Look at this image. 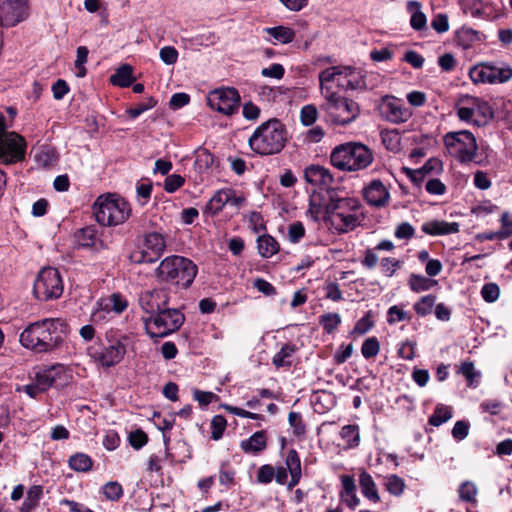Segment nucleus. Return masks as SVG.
Here are the masks:
<instances>
[{"instance_id": "nucleus-50", "label": "nucleus", "mask_w": 512, "mask_h": 512, "mask_svg": "<svg viewBox=\"0 0 512 512\" xmlns=\"http://www.w3.org/2000/svg\"><path fill=\"white\" fill-rule=\"evenodd\" d=\"M386 488L392 495L400 496L404 491L405 483L397 475H391L386 480Z\"/></svg>"}, {"instance_id": "nucleus-3", "label": "nucleus", "mask_w": 512, "mask_h": 512, "mask_svg": "<svg viewBox=\"0 0 512 512\" xmlns=\"http://www.w3.org/2000/svg\"><path fill=\"white\" fill-rule=\"evenodd\" d=\"M288 139L286 126L277 118L260 124L248 139L250 149L261 156L280 153Z\"/></svg>"}, {"instance_id": "nucleus-52", "label": "nucleus", "mask_w": 512, "mask_h": 512, "mask_svg": "<svg viewBox=\"0 0 512 512\" xmlns=\"http://www.w3.org/2000/svg\"><path fill=\"white\" fill-rule=\"evenodd\" d=\"M499 295L500 288L496 283H487L483 285L481 289V296L488 303L495 302L499 298Z\"/></svg>"}, {"instance_id": "nucleus-60", "label": "nucleus", "mask_w": 512, "mask_h": 512, "mask_svg": "<svg viewBox=\"0 0 512 512\" xmlns=\"http://www.w3.org/2000/svg\"><path fill=\"white\" fill-rule=\"evenodd\" d=\"M414 234H415V229L414 227L408 223V222H402L400 223L395 232H394V235L396 238L398 239H411L412 237H414Z\"/></svg>"}, {"instance_id": "nucleus-21", "label": "nucleus", "mask_w": 512, "mask_h": 512, "mask_svg": "<svg viewBox=\"0 0 512 512\" xmlns=\"http://www.w3.org/2000/svg\"><path fill=\"white\" fill-rule=\"evenodd\" d=\"M166 248L165 237L158 232H150L144 236L143 250L139 262L152 263L158 260Z\"/></svg>"}, {"instance_id": "nucleus-62", "label": "nucleus", "mask_w": 512, "mask_h": 512, "mask_svg": "<svg viewBox=\"0 0 512 512\" xmlns=\"http://www.w3.org/2000/svg\"><path fill=\"white\" fill-rule=\"evenodd\" d=\"M431 27L437 33H445L449 30V22L446 14H437L431 21Z\"/></svg>"}, {"instance_id": "nucleus-45", "label": "nucleus", "mask_w": 512, "mask_h": 512, "mask_svg": "<svg viewBox=\"0 0 512 512\" xmlns=\"http://www.w3.org/2000/svg\"><path fill=\"white\" fill-rule=\"evenodd\" d=\"M380 351V344L376 337L367 338L361 347V353L364 358L370 359L378 355Z\"/></svg>"}, {"instance_id": "nucleus-10", "label": "nucleus", "mask_w": 512, "mask_h": 512, "mask_svg": "<svg viewBox=\"0 0 512 512\" xmlns=\"http://www.w3.org/2000/svg\"><path fill=\"white\" fill-rule=\"evenodd\" d=\"M326 102L323 109L329 115L331 121L338 125L351 123L359 113V107L353 100L341 97L332 91L331 87L320 89Z\"/></svg>"}, {"instance_id": "nucleus-28", "label": "nucleus", "mask_w": 512, "mask_h": 512, "mask_svg": "<svg viewBox=\"0 0 512 512\" xmlns=\"http://www.w3.org/2000/svg\"><path fill=\"white\" fill-rule=\"evenodd\" d=\"M406 9L411 14V27L416 31L426 30L427 18L426 15L421 11V3L418 1L410 0L407 2Z\"/></svg>"}, {"instance_id": "nucleus-35", "label": "nucleus", "mask_w": 512, "mask_h": 512, "mask_svg": "<svg viewBox=\"0 0 512 512\" xmlns=\"http://www.w3.org/2000/svg\"><path fill=\"white\" fill-rule=\"evenodd\" d=\"M296 351V346L294 344H285L282 346L279 352H277L273 359L272 363L277 368L280 367H289L291 365V357Z\"/></svg>"}, {"instance_id": "nucleus-11", "label": "nucleus", "mask_w": 512, "mask_h": 512, "mask_svg": "<svg viewBox=\"0 0 512 512\" xmlns=\"http://www.w3.org/2000/svg\"><path fill=\"white\" fill-rule=\"evenodd\" d=\"M456 112L461 121L477 127L486 125L494 116V111L487 101L469 95L459 99Z\"/></svg>"}, {"instance_id": "nucleus-34", "label": "nucleus", "mask_w": 512, "mask_h": 512, "mask_svg": "<svg viewBox=\"0 0 512 512\" xmlns=\"http://www.w3.org/2000/svg\"><path fill=\"white\" fill-rule=\"evenodd\" d=\"M97 229L95 226H87L75 233V240L79 247H92L97 241Z\"/></svg>"}, {"instance_id": "nucleus-19", "label": "nucleus", "mask_w": 512, "mask_h": 512, "mask_svg": "<svg viewBox=\"0 0 512 512\" xmlns=\"http://www.w3.org/2000/svg\"><path fill=\"white\" fill-rule=\"evenodd\" d=\"M381 109L384 117L394 124L404 123L412 116L411 109L401 99L394 96H386Z\"/></svg>"}, {"instance_id": "nucleus-64", "label": "nucleus", "mask_w": 512, "mask_h": 512, "mask_svg": "<svg viewBox=\"0 0 512 512\" xmlns=\"http://www.w3.org/2000/svg\"><path fill=\"white\" fill-rule=\"evenodd\" d=\"M382 141L387 149L397 151L400 145L399 135L396 132H386L382 134Z\"/></svg>"}, {"instance_id": "nucleus-55", "label": "nucleus", "mask_w": 512, "mask_h": 512, "mask_svg": "<svg viewBox=\"0 0 512 512\" xmlns=\"http://www.w3.org/2000/svg\"><path fill=\"white\" fill-rule=\"evenodd\" d=\"M275 475V468L270 464L262 465L257 471V482L269 484Z\"/></svg>"}, {"instance_id": "nucleus-24", "label": "nucleus", "mask_w": 512, "mask_h": 512, "mask_svg": "<svg viewBox=\"0 0 512 512\" xmlns=\"http://www.w3.org/2000/svg\"><path fill=\"white\" fill-rule=\"evenodd\" d=\"M425 234L438 236L454 234L459 231V224L457 222H446L444 220H433L426 222L421 227Z\"/></svg>"}, {"instance_id": "nucleus-26", "label": "nucleus", "mask_w": 512, "mask_h": 512, "mask_svg": "<svg viewBox=\"0 0 512 512\" xmlns=\"http://www.w3.org/2000/svg\"><path fill=\"white\" fill-rule=\"evenodd\" d=\"M98 306L103 311L121 314L128 307V301L121 294L113 293L108 297L101 298L98 301Z\"/></svg>"}, {"instance_id": "nucleus-6", "label": "nucleus", "mask_w": 512, "mask_h": 512, "mask_svg": "<svg viewBox=\"0 0 512 512\" xmlns=\"http://www.w3.org/2000/svg\"><path fill=\"white\" fill-rule=\"evenodd\" d=\"M319 82L320 89L331 87V83L344 90H365L369 87L366 71L352 66L328 67L320 72Z\"/></svg>"}, {"instance_id": "nucleus-12", "label": "nucleus", "mask_w": 512, "mask_h": 512, "mask_svg": "<svg viewBox=\"0 0 512 512\" xmlns=\"http://www.w3.org/2000/svg\"><path fill=\"white\" fill-rule=\"evenodd\" d=\"M33 292L40 301L59 298L63 293V282L56 268L42 269L35 280Z\"/></svg>"}, {"instance_id": "nucleus-4", "label": "nucleus", "mask_w": 512, "mask_h": 512, "mask_svg": "<svg viewBox=\"0 0 512 512\" xmlns=\"http://www.w3.org/2000/svg\"><path fill=\"white\" fill-rule=\"evenodd\" d=\"M374 156L372 151L359 142H347L337 145L330 154L331 164L346 172H355L366 169L372 164Z\"/></svg>"}, {"instance_id": "nucleus-30", "label": "nucleus", "mask_w": 512, "mask_h": 512, "mask_svg": "<svg viewBox=\"0 0 512 512\" xmlns=\"http://www.w3.org/2000/svg\"><path fill=\"white\" fill-rule=\"evenodd\" d=\"M134 80L133 68L129 64L120 66L116 69L115 73L110 76V82L118 87H129Z\"/></svg>"}, {"instance_id": "nucleus-25", "label": "nucleus", "mask_w": 512, "mask_h": 512, "mask_svg": "<svg viewBox=\"0 0 512 512\" xmlns=\"http://www.w3.org/2000/svg\"><path fill=\"white\" fill-rule=\"evenodd\" d=\"M285 465L287 466L290 474V481L287 483V488L288 490H291L299 484L302 476L301 461L296 450L291 449L288 451L285 459Z\"/></svg>"}, {"instance_id": "nucleus-17", "label": "nucleus", "mask_w": 512, "mask_h": 512, "mask_svg": "<svg viewBox=\"0 0 512 512\" xmlns=\"http://www.w3.org/2000/svg\"><path fill=\"white\" fill-rule=\"evenodd\" d=\"M27 16V0H0V27L15 26Z\"/></svg>"}, {"instance_id": "nucleus-53", "label": "nucleus", "mask_w": 512, "mask_h": 512, "mask_svg": "<svg viewBox=\"0 0 512 512\" xmlns=\"http://www.w3.org/2000/svg\"><path fill=\"white\" fill-rule=\"evenodd\" d=\"M318 117V111L313 105H305L300 112L301 123L304 126H311Z\"/></svg>"}, {"instance_id": "nucleus-14", "label": "nucleus", "mask_w": 512, "mask_h": 512, "mask_svg": "<svg viewBox=\"0 0 512 512\" xmlns=\"http://www.w3.org/2000/svg\"><path fill=\"white\" fill-rule=\"evenodd\" d=\"M474 83H505L512 78V67L508 64L481 63L469 71Z\"/></svg>"}, {"instance_id": "nucleus-61", "label": "nucleus", "mask_w": 512, "mask_h": 512, "mask_svg": "<svg viewBox=\"0 0 512 512\" xmlns=\"http://www.w3.org/2000/svg\"><path fill=\"white\" fill-rule=\"evenodd\" d=\"M403 61L409 63L413 68L420 69L424 64V57L414 50H408L403 57Z\"/></svg>"}, {"instance_id": "nucleus-29", "label": "nucleus", "mask_w": 512, "mask_h": 512, "mask_svg": "<svg viewBox=\"0 0 512 512\" xmlns=\"http://www.w3.org/2000/svg\"><path fill=\"white\" fill-rule=\"evenodd\" d=\"M359 484L361 488V492L364 497L373 503H378L380 501V496L377 491L376 484L372 478V476L366 472L362 471L359 475Z\"/></svg>"}, {"instance_id": "nucleus-46", "label": "nucleus", "mask_w": 512, "mask_h": 512, "mask_svg": "<svg viewBox=\"0 0 512 512\" xmlns=\"http://www.w3.org/2000/svg\"><path fill=\"white\" fill-rule=\"evenodd\" d=\"M227 421L222 415H215L211 420V438L215 441L222 438Z\"/></svg>"}, {"instance_id": "nucleus-40", "label": "nucleus", "mask_w": 512, "mask_h": 512, "mask_svg": "<svg viewBox=\"0 0 512 512\" xmlns=\"http://www.w3.org/2000/svg\"><path fill=\"white\" fill-rule=\"evenodd\" d=\"M435 302H436L435 295H432V294L425 295V296L421 297L419 299V301H417L413 305V308L419 316L425 317L432 312Z\"/></svg>"}, {"instance_id": "nucleus-41", "label": "nucleus", "mask_w": 512, "mask_h": 512, "mask_svg": "<svg viewBox=\"0 0 512 512\" xmlns=\"http://www.w3.org/2000/svg\"><path fill=\"white\" fill-rule=\"evenodd\" d=\"M319 323L326 333L331 334L340 325L341 317L338 313H326L320 316Z\"/></svg>"}, {"instance_id": "nucleus-43", "label": "nucleus", "mask_w": 512, "mask_h": 512, "mask_svg": "<svg viewBox=\"0 0 512 512\" xmlns=\"http://www.w3.org/2000/svg\"><path fill=\"white\" fill-rule=\"evenodd\" d=\"M412 316L398 305L391 306L387 311V322L392 325L401 321H410Z\"/></svg>"}, {"instance_id": "nucleus-31", "label": "nucleus", "mask_w": 512, "mask_h": 512, "mask_svg": "<svg viewBox=\"0 0 512 512\" xmlns=\"http://www.w3.org/2000/svg\"><path fill=\"white\" fill-rule=\"evenodd\" d=\"M257 248L263 258H270L279 251V243L274 237L264 234L257 239Z\"/></svg>"}, {"instance_id": "nucleus-42", "label": "nucleus", "mask_w": 512, "mask_h": 512, "mask_svg": "<svg viewBox=\"0 0 512 512\" xmlns=\"http://www.w3.org/2000/svg\"><path fill=\"white\" fill-rule=\"evenodd\" d=\"M452 417V411L448 407L437 406L434 413L429 418V424L432 426H440Z\"/></svg>"}, {"instance_id": "nucleus-54", "label": "nucleus", "mask_w": 512, "mask_h": 512, "mask_svg": "<svg viewBox=\"0 0 512 512\" xmlns=\"http://www.w3.org/2000/svg\"><path fill=\"white\" fill-rule=\"evenodd\" d=\"M374 326V322L371 319L370 312L366 313L362 318H360L353 328L354 334L363 335L367 333Z\"/></svg>"}, {"instance_id": "nucleus-15", "label": "nucleus", "mask_w": 512, "mask_h": 512, "mask_svg": "<svg viewBox=\"0 0 512 512\" xmlns=\"http://www.w3.org/2000/svg\"><path fill=\"white\" fill-rule=\"evenodd\" d=\"M26 142L15 132L0 135V162L6 165L21 161L25 157Z\"/></svg>"}, {"instance_id": "nucleus-51", "label": "nucleus", "mask_w": 512, "mask_h": 512, "mask_svg": "<svg viewBox=\"0 0 512 512\" xmlns=\"http://www.w3.org/2000/svg\"><path fill=\"white\" fill-rule=\"evenodd\" d=\"M304 236L305 228L300 221L292 222L288 226V239L291 243H299Z\"/></svg>"}, {"instance_id": "nucleus-33", "label": "nucleus", "mask_w": 512, "mask_h": 512, "mask_svg": "<svg viewBox=\"0 0 512 512\" xmlns=\"http://www.w3.org/2000/svg\"><path fill=\"white\" fill-rule=\"evenodd\" d=\"M231 195V189H221L217 191L207 204V209L212 214H217L222 211L223 207L228 204Z\"/></svg>"}, {"instance_id": "nucleus-59", "label": "nucleus", "mask_w": 512, "mask_h": 512, "mask_svg": "<svg viewBox=\"0 0 512 512\" xmlns=\"http://www.w3.org/2000/svg\"><path fill=\"white\" fill-rule=\"evenodd\" d=\"M425 189L431 195H443L446 192L445 184L436 178L429 179L425 184Z\"/></svg>"}, {"instance_id": "nucleus-38", "label": "nucleus", "mask_w": 512, "mask_h": 512, "mask_svg": "<svg viewBox=\"0 0 512 512\" xmlns=\"http://www.w3.org/2000/svg\"><path fill=\"white\" fill-rule=\"evenodd\" d=\"M266 32L277 42L282 44H288L292 42L295 37V32L291 28L285 26L267 28Z\"/></svg>"}, {"instance_id": "nucleus-5", "label": "nucleus", "mask_w": 512, "mask_h": 512, "mask_svg": "<svg viewBox=\"0 0 512 512\" xmlns=\"http://www.w3.org/2000/svg\"><path fill=\"white\" fill-rule=\"evenodd\" d=\"M197 271L190 259L173 255L164 258L155 273L159 281L186 289L193 283Z\"/></svg>"}, {"instance_id": "nucleus-16", "label": "nucleus", "mask_w": 512, "mask_h": 512, "mask_svg": "<svg viewBox=\"0 0 512 512\" xmlns=\"http://www.w3.org/2000/svg\"><path fill=\"white\" fill-rule=\"evenodd\" d=\"M207 102L213 110L233 115L239 108L240 95L235 88H220L208 95Z\"/></svg>"}, {"instance_id": "nucleus-39", "label": "nucleus", "mask_w": 512, "mask_h": 512, "mask_svg": "<svg viewBox=\"0 0 512 512\" xmlns=\"http://www.w3.org/2000/svg\"><path fill=\"white\" fill-rule=\"evenodd\" d=\"M436 284L437 281L422 275L412 274L409 278L410 289L417 293L430 290Z\"/></svg>"}, {"instance_id": "nucleus-8", "label": "nucleus", "mask_w": 512, "mask_h": 512, "mask_svg": "<svg viewBox=\"0 0 512 512\" xmlns=\"http://www.w3.org/2000/svg\"><path fill=\"white\" fill-rule=\"evenodd\" d=\"M184 321L185 316L179 309L168 307L155 315L143 317L145 331L151 339L169 336L178 331Z\"/></svg>"}, {"instance_id": "nucleus-7", "label": "nucleus", "mask_w": 512, "mask_h": 512, "mask_svg": "<svg viewBox=\"0 0 512 512\" xmlns=\"http://www.w3.org/2000/svg\"><path fill=\"white\" fill-rule=\"evenodd\" d=\"M93 209L97 222L103 226L120 225L131 214L129 203L116 195L99 196Z\"/></svg>"}, {"instance_id": "nucleus-36", "label": "nucleus", "mask_w": 512, "mask_h": 512, "mask_svg": "<svg viewBox=\"0 0 512 512\" xmlns=\"http://www.w3.org/2000/svg\"><path fill=\"white\" fill-rule=\"evenodd\" d=\"M69 467L77 472H88L91 470L93 461L87 454L75 453L68 460Z\"/></svg>"}, {"instance_id": "nucleus-32", "label": "nucleus", "mask_w": 512, "mask_h": 512, "mask_svg": "<svg viewBox=\"0 0 512 512\" xmlns=\"http://www.w3.org/2000/svg\"><path fill=\"white\" fill-rule=\"evenodd\" d=\"M43 495V487L40 485L31 486L26 494V498L21 505V512H32L38 505Z\"/></svg>"}, {"instance_id": "nucleus-47", "label": "nucleus", "mask_w": 512, "mask_h": 512, "mask_svg": "<svg viewBox=\"0 0 512 512\" xmlns=\"http://www.w3.org/2000/svg\"><path fill=\"white\" fill-rule=\"evenodd\" d=\"M157 104V100H155L153 97H148L144 101L136 104L134 107H131L127 110V114L131 118H137L145 111L152 109Z\"/></svg>"}, {"instance_id": "nucleus-56", "label": "nucleus", "mask_w": 512, "mask_h": 512, "mask_svg": "<svg viewBox=\"0 0 512 512\" xmlns=\"http://www.w3.org/2000/svg\"><path fill=\"white\" fill-rule=\"evenodd\" d=\"M147 442H148V436L141 429L132 431L129 434V443L134 449L138 450V449L142 448L144 445H146Z\"/></svg>"}, {"instance_id": "nucleus-58", "label": "nucleus", "mask_w": 512, "mask_h": 512, "mask_svg": "<svg viewBox=\"0 0 512 512\" xmlns=\"http://www.w3.org/2000/svg\"><path fill=\"white\" fill-rule=\"evenodd\" d=\"M184 184V178L178 174L168 175L164 182V189L168 193H173Z\"/></svg>"}, {"instance_id": "nucleus-57", "label": "nucleus", "mask_w": 512, "mask_h": 512, "mask_svg": "<svg viewBox=\"0 0 512 512\" xmlns=\"http://www.w3.org/2000/svg\"><path fill=\"white\" fill-rule=\"evenodd\" d=\"M160 59L167 65H173L178 60V51L173 46H164L159 52Z\"/></svg>"}, {"instance_id": "nucleus-22", "label": "nucleus", "mask_w": 512, "mask_h": 512, "mask_svg": "<svg viewBox=\"0 0 512 512\" xmlns=\"http://www.w3.org/2000/svg\"><path fill=\"white\" fill-rule=\"evenodd\" d=\"M64 378H66L64 367L62 365H53L38 371L34 380L40 386V390L45 392L53 386H62Z\"/></svg>"}, {"instance_id": "nucleus-13", "label": "nucleus", "mask_w": 512, "mask_h": 512, "mask_svg": "<svg viewBox=\"0 0 512 512\" xmlns=\"http://www.w3.org/2000/svg\"><path fill=\"white\" fill-rule=\"evenodd\" d=\"M88 355L101 367L118 364L126 354V347L120 340L109 341L107 345L94 343L87 349Z\"/></svg>"}, {"instance_id": "nucleus-48", "label": "nucleus", "mask_w": 512, "mask_h": 512, "mask_svg": "<svg viewBox=\"0 0 512 512\" xmlns=\"http://www.w3.org/2000/svg\"><path fill=\"white\" fill-rule=\"evenodd\" d=\"M459 497L465 502H475L477 495V488L474 483L466 481L459 487Z\"/></svg>"}, {"instance_id": "nucleus-9", "label": "nucleus", "mask_w": 512, "mask_h": 512, "mask_svg": "<svg viewBox=\"0 0 512 512\" xmlns=\"http://www.w3.org/2000/svg\"><path fill=\"white\" fill-rule=\"evenodd\" d=\"M443 143L448 154L461 164H468L476 158L477 141L468 130L447 132L443 136Z\"/></svg>"}, {"instance_id": "nucleus-20", "label": "nucleus", "mask_w": 512, "mask_h": 512, "mask_svg": "<svg viewBox=\"0 0 512 512\" xmlns=\"http://www.w3.org/2000/svg\"><path fill=\"white\" fill-rule=\"evenodd\" d=\"M362 194L367 204L375 208L387 206L390 200L389 189L379 179L371 180L365 185Z\"/></svg>"}, {"instance_id": "nucleus-2", "label": "nucleus", "mask_w": 512, "mask_h": 512, "mask_svg": "<svg viewBox=\"0 0 512 512\" xmlns=\"http://www.w3.org/2000/svg\"><path fill=\"white\" fill-rule=\"evenodd\" d=\"M361 206L355 198L338 197L331 194L324 205V218L339 233H347L357 228L362 220Z\"/></svg>"}, {"instance_id": "nucleus-23", "label": "nucleus", "mask_w": 512, "mask_h": 512, "mask_svg": "<svg viewBox=\"0 0 512 512\" xmlns=\"http://www.w3.org/2000/svg\"><path fill=\"white\" fill-rule=\"evenodd\" d=\"M307 182L315 186L329 187L334 183V177L329 169L320 165H311L304 171Z\"/></svg>"}, {"instance_id": "nucleus-49", "label": "nucleus", "mask_w": 512, "mask_h": 512, "mask_svg": "<svg viewBox=\"0 0 512 512\" xmlns=\"http://www.w3.org/2000/svg\"><path fill=\"white\" fill-rule=\"evenodd\" d=\"M288 421L290 426L293 428L294 435L302 436L305 434L306 426L300 413L291 411L288 415Z\"/></svg>"}, {"instance_id": "nucleus-1", "label": "nucleus", "mask_w": 512, "mask_h": 512, "mask_svg": "<svg viewBox=\"0 0 512 512\" xmlns=\"http://www.w3.org/2000/svg\"><path fill=\"white\" fill-rule=\"evenodd\" d=\"M66 326L58 318H46L29 324L20 334V343L34 353H50L64 341Z\"/></svg>"}, {"instance_id": "nucleus-63", "label": "nucleus", "mask_w": 512, "mask_h": 512, "mask_svg": "<svg viewBox=\"0 0 512 512\" xmlns=\"http://www.w3.org/2000/svg\"><path fill=\"white\" fill-rule=\"evenodd\" d=\"M285 73L284 67L281 64L274 63L267 68L261 70V75L267 78L281 79Z\"/></svg>"}, {"instance_id": "nucleus-18", "label": "nucleus", "mask_w": 512, "mask_h": 512, "mask_svg": "<svg viewBox=\"0 0 512 512\" xmlns=\"http://www.w3.org/2000/svg\"><path fill=\"white\" fill-rule=\"evenodd\" d=\"M170 292L167 288H156L143 291L139 296L141 309L149 314L155 315L169 304Z\"/></svg>"}, {"instance_id": "nucleus-27", "label": "nucleus", "mask_w": 512, "mask_h": 512, "mask_svg": "<svg viewBox=\"0 0 512 512\" xmlns=\"http://www.w3.org/2000/svg\"><path fill=\"white\" fill-rule=\"evenodd\" d=\"M267 446L265 431H257L248 439L241 441L240 447L247 454H257Z\"/></svg>"}, {"instance_id": "nucleus-44", "label": "nucleus", "mask_w": 512, "mask_h": 512, "mask_svg": "<svg viewBox=\"0 0 512 512\" xmlns=\"http://www.w3.org/2000/svg\"><path fill=\"white\" fill-rule=\"evenodd\" d=\"M102 493L106 499L110 501H118L123 495V489L120 483L110 481L102 487Z\"/></svg>"}, {"instance_id": "nucleus-37", "label": "nucleus", "mask_w": 512, "mask_h": 512, "mask_svg": "<svg viewBox=\"0 0 512 512\" xmlns=\"http://www.w3.org/2000/svg\"><path fill=\"white\" fill-rule=\"evenodd\" d=\"M340 436L346 442V449L355 448L360 442L358 425H345L340 431Z\"/></svg>"}]
</instances>
